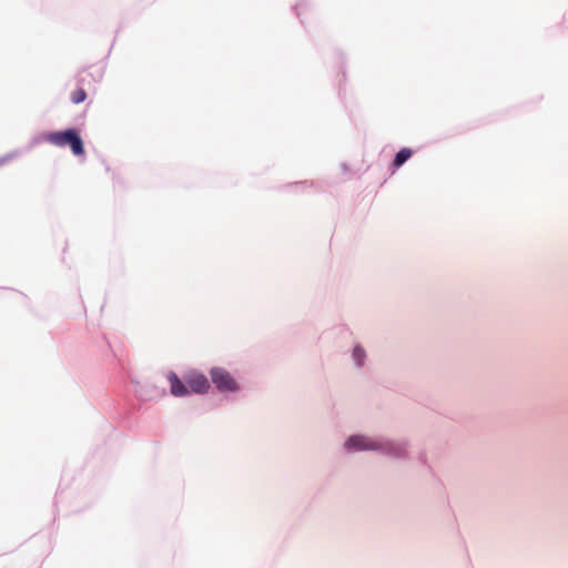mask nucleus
<instances>
[{"mask_svg": "<svg viewBox=\"0 0 568 568\" xmlns=\"http://www.w3.org/2000/svg\"><path fill=\"white\" fill-rule=\"evenodd\" d=\"M43 140L58 148L69 146L75 156H82L84 154L83 141L79 131L75 129L48 132L43 135Z\"/></svg>", "mask_w": 568, "mask_h": 568, "instance_id": "nucleus-1", "label": "nucleus"}, {"mask_svg": "<svg viewBox=\"0 0 568 568\" xmlns=\"http://www.w3.org/2000/svg\"><path fill=\"white\" fill-rule=\"evenodd\" d=\"M213 384L220 392H235L239 389L236 381L222 367H214L210 371Z\"/></svg>", "mask_w": 568, "mask_h": 568, "instance_id": "nucleus-2", "label": "nucleus"}, {"mask_svg": "<svg viewBox=\"0 0 568 568\" xmlns=\"http://www.w3.org/2000/svg\"><path fill=\"white\" fill-rule=\"evenodd\" d=\"M183 379L190 393L206 394L211 387L206 376L200 372L191 371L184 374Z\"/></svg>", "mask_w": 568, "mask_h": 568, "instance_id": "nucleus-3", "label": "nucleus"}, {"mask_svg": "<svg viewBox=\"0 0 568 568\" xmlns=\"http://www.w3.org/2000/svg\"><path fill=\"white\" fill-rule=\"evenodd\" d=\"M347 449L364 450V449H376L377 445L371 438L365 436H352L345 443Z\"/></svg>", "mask_w": 568, "mask_h": 568, "instance_id": "nucleus-4", "label": "nucleus"}, {"mask_svg": "<svg viewBox=\"0 0 568 568\" xmlns=\"http://www.w3.org/2000/svg\"><path fill=\"white\" fill-rule=\"evenodd\" d=\"M168 381L170 383L171 394L175 397H183L190 394L184 379L181 381L175 373H169Z\"/></svg>", "mask_w": 568, "mask_h": 568, "instance_id": "nucleus-5", "label": "nucleus"}, {"mask_svg": "<svg viewBox=\"0 0 568 568\" xmlns=\"http://www.w3.org/2000/svg\"><path fill=\"white\" fill-rule=\"evenodd\" d=\"M413 154V151L408 148H403L397 152L395 159L393 161V166L395 169L402 166Z\"/></svg>", "mask_w": 568, "mask_h": 568, "instance_id": "nucleus-6", "label": "nucleus"}, {"mask_svg": "<svg viewBox=\"0 0 568 568\" xmlns=\"http://www.w3.org/2000/svg\"><path fill=\"white\" fill-rule=\"evenodd\" d=\"M85 99H87V92L82 88L77 89L71 94V101L74 104L82 103Z\"/></svg>", "mask_w": 568, "mask_h": 568, "instance_id": "nucleus-7", "label": "nucleus"}, {"mask_svg": "<svg viewBox=\"0 0 568 568\" xmlns=\"http://www.w3.org/2000/svg\"><path fill=\"white\" fill-rule=\"evenodd\" d=\"M353 357L357 365H362L365 357L364 349L359 346H356L353 352Z\"/></svg>", "mask_w": 568, "mask_h": 568, "instance_id": "nucleus-8", "label": "nucleus"}]
</instances>
